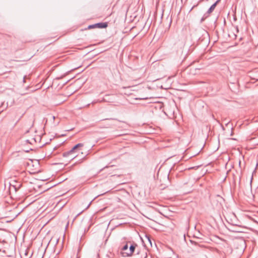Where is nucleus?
Listing matches in <instances>:
<instances>
[{"instance_id": "obj_1", "label": "nucleus", "mask_w": 258, "mask_h": 258, "mask_svg": "<svg viewBox=\"0 0 258 258\" xmlns=\"http://www.w3.org/2000/svg\"><path fill=\"white\" fill-rule=\"evenodd\" d=\"M138 246L137 243L135 242H131L128 249V252H124V253L126 254V256H131L133 255V253L135 251L136 248Z\"/></svg>"}, {"instance_id": "obj_2", "label": "nucleus", "mask_w": 258, "mask_h": 258, "mask_svg": "<svg viewBox=\"0 0 258 258\" xmlns=\"http://www.w3.org/2000/svg\"><path fill=\"white\" fill-rule=\"evenodd\" d=\"M63 156L64 157H69L71 159H73L77 157V155H75L74 152L71 149L69 151L63 153Z\"/></svg>"}, {"instance_id": "obj_3", "label": "nucleus", "mask_w": 258, "mask_h": 258, "mask_svg": "<svg viewBox=\"0 0 258 258\" xmlns=\"http://www.w3.org/2000/svg\"><path fill=\"white\" fill-rule=\"evenodd\" d=\"M21 186L22 184L20 182H15V184H12V183L10 184V189H12V188H13L15 190V191L19 189Z\"/></svg>"}, {"instance_id": "obj_4", "label": "nucleus", "mask_w": 258, "mask_h": 258, "mask_svg": "<svg viewBox=\"0 0 258 258\" xmlns=\"http://www.w3.org/2000/svg\"><path fill=\"white\" fill-rule=\"evenodd\" d=\"M83 146V144L82 143H79L75 146H74L71 150H73V152H74V154H75L77 152H78L79 151V149L81 147H82Z\"/></svg>"}, {"instance_id": "obj_5", "label": "nucleus", "mask_w": 258, "mask_h": 258, "mask_svg": "<svg viewBox=\"0 0 258 258\" xmlns=\"http://www.w3.org/2000/svg\"><path fill=\"white\" fill-rule=\"evenodd\" d=\"M94 26H96V28H105L108 26V24L107 22H101L95 24Z\"/></svg>"}, {"instance_id": "obj_6", "label": "nucleus", "mask_w": 258, "mask_h": 258, "mask_svg": "<svg viewBox=\"0 0 258 258\" xmlns=\"http://www.w3.org/2000/svg\"><path fill=\"white\" fill-rule=\"evenodd\" d=\"M220 0H218L214 4H213L211 7L209 9V10H208L207 11V14H210L211 13H212L213 12V11H214V10L215 9L217 4L219 3Z\"/></svg>"}, {"instance_id": "obj_7", "label": "nucleus", "mask_w": 258, "mask_h": 258, "mask_svg": "<svg viewBox=\"0 0 258 258\" xmlns=\"http://www.w3.org/2000/svg\"><path fill=\"white\" fill-rule=\"evenodd\" d=\"M128 243H131V242H127L123 247L122 248H121V250L122 251H126V250H127L128 249Z\"/></svg>"}, {"instance_id": "obj_8", "label": "nucleus", "mask_w": 258, "mask_h": 258, "mask_svg": "<svg viewBox=\"0 0 258 258\" xmlns=\"http://www.w3.org/2000/svg\"><path fill=\"white\" fill-rule=\"evenodd\" d=\"M26 142L31 144L36 142L35 138H32L31 140H27Z\"/></svg>"}, {"instance_id": "obj_9", "label": "nucleus", "mask_w": 258, "mask_h": 258, "mask_svg": "<svg viewBox=\"0 0 258 258\" xmlns=\"http://www.w3.org/2000/svg\"><path fill=\"white\" fill-rule=\"evenodd\" d=\"M202 235V234L200 233V232H198V233L197 234V235H195V236L196 237H197L198 238H202L201 237V236Z\"/></svg>"}, {"instance_id": "obj_10", "label": "nucleus", "mask_w": 258, "mask_h": 258, "mask_svg": "<svg viewBox=\"0 0 258 258\" xmlns=\"http://www.w3.org/2000/svg\"><path fill=\"white\" fill-rule=\"evenodd\" d=\"M96 28V26H94V25H89L88 27V29H92V28Z\"/></svg>"}, {"instance_id": "obj_11", "label": "nucleus", "mask_w": 258, "mask_h": 258, "mask_svg": "<svg viewBox=\"0 0 258 258\" xmlns=\"http://www.w3.org/2000/svg\"><path fill=\"white\" fill-rule=\"evenodd\" d=\"M92 203V201L90 202L89 204L87 206V207L86 208V209H88L89 206H90L91 204Z\"/></svg>"}, {"instance_id": "obj_12", "label": "nucleus", "mask_w": 258, "mask_h": 258, "mask_svg": "<svg viewBox=\"0 0 258 258\" xmlns=\"http://www.w3.org/2000/svg\"><path fill=\"white\" fill-rule=\"evenodd\" d=\"M26 78V76H24V78H23V82H24V83H25V82Z\"/></svg>"}, {"instance_id": "obj_13", "label": "nucleus", "mask_w": 258, "mask_h": 258, "mask_svg": "<svg viewBox=\"0 0 258 258\" xmlns=\"http://www.w3.org/2000/svg\"><path fill=\"white\" fill-rule=\"evenodd\" d=\"M101 101L105 102V99H103Z\"/></svg>"}, {"instance_id": "obj_14", "label": "nucleus", "mask_w": 258, "mask_h": 258, "mask_svg": "<svg viewBox=\"0 0 258 258\" xmlns=\"http://www.w3.org/2000/svg\"><path fill=\"white\" fill-rule=\"evenodd\" d=\"M195 7V6H194V7H192V8H191V10L192 9H194V8Z\"/></svg>"}, {"instance_id": "obj_15", "label": "nucleus", "mask_w": 258, "mask_h": 258, "mask_svg": "<svg viewBox=\"0 0 258 258\" xmlns=\"http://www.w3.org/2000/svg\"><path fill=\"white\" fill-rule=\"evenodd\" d=\"M170 23H171V19H170Z\"/></svg>"}, {"instance_id": "obj_16", "label": "nucleus", "mask_w": 258, "mask_h": 258, "mask_svg": "<svg viewBox=\"0 0 258 258\" xmlns=\"http://www.w3.org/2000/svg\"><path fill=\"white\" fill-rule=\"evenodd\" d=\"M125 252H128V250L127 249V250H126V251H124Z\"/></svg>"}, {"instance_id": "obj_17", "label": "nucleus", "mask_w": 258, "mask_h": 258, "mask_svg": "<svg viewBox=\"0 0 258 258\" xmlns=\"http://www.w3.org/2000/svg\"><path fill=\"white\" fill-rule=\"evenodd\" d=\"M61 78H62V77L58 78V79H61Z\"/></svg>"}, {"instance_id": "obj_18", "label": "nucleus", "mask_w": 258, "mask_h": 258, "mask_svg": "<svg viewBox=\"0 0 258 258\" xmlns=\"http://www.w3.org/2000/svg\"><path fill=\"white\" fill-rule=\"evenodd\" d=\"M1 113V111H0V113Z\"/></svg>"}]
</instances>
